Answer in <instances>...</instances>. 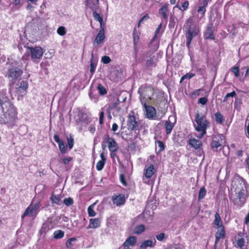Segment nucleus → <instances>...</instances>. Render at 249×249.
Wrapping results in <instances>:
<instances>
[{
	"mask_svg": "<svg viewBox=\"0 0 249 249\" xmlns=\"http://www.w3.org/2000/svg\"><path fill=\"white\" fill-rule=\"evenodd\" d=\"M104 117V113L103 111H101L100 113V115H99V124H103Z\"/></svg>",
	"mask_w": 249,
	"mask_h": 249,
	"instance_id": "680f3d73",
	"label": "nucleus"
},
{
	"mask_svg": "<svg viewBox=\"0 0 249 249\" xmlns=\"http://www.w3.org/2000/svg\"><path fill=\"white\" fill-rule=\"evenodd\" d=\"M156 144L157 145L159 149V152H160L164 149V144L160 141H156Z\"/></svg>",
	"mask_w": 249,
	"mask_h": 249,
	"instance_id": "de8ad7c7",
	"label": "nucleus"
},
{
	"mask_svg": "<svg viewBox=\"0 0 249 249\" xmlns=\"http://www.w3.org/2000/svg\"><path fill=\"white\" fill-rule=\"evenodd\" d=\"M120 179L123 184H124L125 186L126 185V183L125 181L124 177L123 175H122V174L120 175Z\"/></svg>",
	"mask_w": 249,
	"mask_h": 249,
	"instance_id": "0e129e2a",
	"label": "nucleus"
},
{
	"mask_svg": "<svg viewBox=\"0 0 249 249\" xmlns=\"http://www.w3.org/2000/svg\"><path fill=\"white\" fill-rule=\"evenodd\" d=\"M28 88V83L27 82L22 81L21 82L19 89L25 90Z\"/></svg>",
	"mask_w": 249,
	"mask_h": 249,
	"instance_id": "13d9d810",
	"label": "nucleus"
},
{
	"mask_svg": "<svg viewBox=\"0 0 249 249\" xmlns=\"http://www.w3.org/2000/svg\"><path fill=\"white\" fill-rule=\"evenodd\" d=\"M231 71L234 73L235 77L239 76V68L238 67H233L231 68Z\"/></svg>",
	"mask_w": 249,
	"mask_h": 249,
	"instance_id": "864d4df0",
	"label": "nucleus"
},
{
	"mask_svg": "<svg viewBox=\"0 0 249 249\" xmlns=\"http://www.w3.org/2000/svg\"><path fill=\"white\" fill-rule=\"evenodd\" d=\"M139 33L138 32L136 28H135L133 31V44H134V48L135 51V53L136 54L137 51V46L138 43L139 41Z\"/></svg>",
	"mask_w": 249,
	"mask_h": 249,
	"instance_id": "393cba45",
	"label": "nucleus"
},
{
	"mask_svg": "<svg viewBox=\"0 0 249 249\" xmlns=\"http://www.w3.org/2000/svg\"><path fill=\"white\" fill-rule=\"evenodd\" d=\"M145 64H146V66L148 68H152V67H155L156 64H155V63L154 62V61L153 60V57H151L150 56L149 59H147L146 60Z\"/></svg>",
	"mask_w": 249,
	"mask_h": 249,
	"instance_id": "79ce46f5",
	"label": "nucleus"
},
{
	"mask_svg": "<svg viewBox=\"0 0 249 249\" xmlns=\"http://www.w3.org/2000/svg\"><path fill=\"white\" fill-rule=\"evenodd\" d=\"M127 125L128 129L131 130H135L138 127V124L136 120V118L132 113V114H129L127 121Z\"/></svg>",
	"mask_w": 249,
	"mask_h": 249,
	"instance_id": "1a4fd4ad",
	"label": "nucleus"
},
{
	"mask_svg": "<svg viewBox=\"0 0 249 249\" xmlns=\"http://www.w3.org/2000/svg\"><path fill=\"white\" fill-rule=\"evenodd\" d=\"M169 4L167 3H164L159 10V14L162 17V18L165 20L167 21L169 10Z\"/></svg>",
	"mask_w": 249,
	"mask_h": 249,
	"instance_id": "2eb2a0df",
	"label": "nucleus"
},
{
	"mask_svg": "<svg viewBox=\"0 0 249 249\" xmlns=\"http://www.w3.org/2000/svg\"><path fill=\"white\" fill-rule=\"evenodd\" d=\"M161 26H162V24L160 23L158 27L156 29V30L155 31L154 36L151 40L152 42H154L157 38H158L159 37H160L161 36V32H160V29L161 28Z\"/></svg>",
	"mask_w": 249,
	"mask_h": 249,
	"instance_id": "72a5a7b5",
	"label": "nucleus"
},
{
	"mask_svg": "<svg viewBox=\"0 0 249 249\" xmlns=\"http://www.w3.org/2000/svg\"><path fill=\"white\" fill-rule=\"evenodd\" d=\"M118 125H117V124L114 123L112 124V130L114 132H115L118 130Z\"/></svg>",
	"mask_w": 249,
	"mask_h": 249,
	"instance_id": "774afa93",
	"label": "nucleus"
},
{
	"mask_svg": "<svg viewBox=\"0 0 249 249\" xmlns=\"http://www.w3.org/2000/svg\"><path fill=\"white\" fill-rule=\"evenodd\" d=\"M48 227H47V225L44 224L40 230V232L41 234L45 233L48 230Z\"/></svg>",
	"mask_w": 249,
	"mask_h": 249,
	"instance_id": "e2e57ef3",
	"label": "nucleus"
},
{
	"mask_svg": "<svg viewBox=\"0 0 249 249\" xmlns=\"http://www.w3.org/2000/svg\"><path fill=\"white\" fill-rule=\"evenodd\" d=\"M214 118L215 122L219 124H222L224 121L223 116L219 112L214 114Z\"/></svg>",
	"mask_w": 249,
	"mask_h": 249,
	"instance_id": "473e14b6",
	"label": "nucleus"
},
{
	"mask_svg": "<svg viewBox=\"0 0 249 249\" xmlns=\"http://www.w3.org/2000/svg\"><path fill=\"white\" fill-rule=\"evenodd\" d=\"M155 172L156 170L153 165H150L148 167L145 166L143 172L144 177H143V180L144 179V177L147 178H151Z\"/></svg>",
	"mask_w": 249,
	"mask_h": 249,
	"instance_id": "dca6fc26",
	"label": "nucleus"
},
{
	"mask_svg": "<svg viewBox=\"0 0 249 249\" xmlns=\"http://www.w3.org/2000/svg\"><path fill=\"white\" fill-rule=\"evenodd\" d=\"M153 89L150 86L142 85L138 90L142 104L147 103L151 100L153 95Z\"/></svg>",
	"mask_w": 249,
	"mask_h": 249,
	"instance_id": "39448f33",
	"label": "nucleus"
},
{
	"mask_svg": "<svg viewBox=\"0 0 249 249\" xmlns=\"http://www.w3.org/2000/svg\"><path fill=\"white\" fill-rule=\"evenodd\" d=\"M137 238L135 236H130L128 237L123 244V248L134 246L137 242Z\"/></svg>",
	"mask_w": 249,
	"mask_h": 249,
	"instance_id": "6ab92c4d",
	"label": "nucleus"
},
{
	"mask_svg": "<svg viewBox=\"0 0 249 249\" xmlns=\"http://www.w3.org/2000/svg\"><path fill=\"white\" fill-rule=\"evenodd\" d=\"M64 236V232L61 230H57L54 232L53 237L55 239H61Z\"/></svg>",
	"mask_w": 249,
	"mask_h": 249,
	"instance_id": "58836bf2",
	"label": "nucleus"
},
{
	"mask_svg": "<svg viewBox=\"0 0 249 249\" xmlns=\"http://www.w3.org/2000/svg\"><path fill=\"white\" fill-rule=\"evenodd\" d=\"M26 53L30 55L32 60L34 62H38L41 58L43 54V49L39 46L35 47H28Z\"/></svg>",
	"mask_w": 249,
	"mask_h": 249,
	"instance_id": "423d86ee",
	"label": "nucleus"
},
{
	"mask_svg": "<svg viewBox=\"0 0 249 249\" xmlns=\"http://www.w3.org/2000/svg\"><path fill=\"white\" fill-rule=\"evenodd\" d=\"M58 144L59 148L62 154H65L67 152V145L62 141Z\"/></svg>",
	"mask_w": 249,
	"mask_h": 249,
	"instance_id": "c03bdc74",
	"label": "nucleus"
},
{
	"mask_svg": "<svg viewBox=\"0 0 249 249\" xmlns=\"http://www.w3.org/2000/svg\"><path fill=\"white\" fill-rule=\"evenodd\" d=\"M68 144L70 149H72L73 145V139L71 137L68 138Z\"/></svg>",
	"mask_w": 249,
	"mask_h": 249,
	"instance_id": "4d7b16f0",
	"label": "nucleus"
},
{
	"mask_svg": "<svg viewBox=\"0 0 249 249\" xmlns=\"http://www.w3.org/2000/svg\"><path fill=\"white\" fill-rule=\"evenodd\" d=\"M208 102V99L206 97L200 98L198 100V103L202 105H205Z\"/></svg>",
	"mask_w": 249,
	"mask_h": 249,
	"instance_id": "5fc2aeb1",
	"label": "nucleus"
},
{
	"mask_svg": "<svg viewBox=\"0 0 249 249\" xmlns=\"http://www.w3.org/2000/svg\"><path fill=\"white\" fill-rule=\"evenodd\" d=\"M215 228L217 230L215 233V243L216 244L220 239L225 238V231L224 226H220Z\"/></svg>",
	"mask_w": 249,
	"mask_h": 249,
	"instance_id": "a211bd4d",
	"label": "nucleus"
},
{
	"mask_svg": "<svg viewBox=\"0 0 249 249\" xmlns=\"http://www.w3.org/2000/svg\"><path fill=\"white\" fill-rule=\"evenodd\" d=\"M57 33L61 36H63L66 34V29L64 26L59 27L56 31Z\"/></svg>",
	"mask_w": 249,
	"mask_h": 249,
	"instance_id": "37998d69",
	"label": "nucleus"
},
{
	"mask_svg": "<svg viewBox=\"0 0 249 249\" xmlns=\"http://www.w3.org/2000/svg\"><path fill=\"white\" fill-rule=\"evenodd\" d=\"M93 59H94L93 54L91 53V58L90 59V72L91 75H92L94 74V73L95 71L96 67H97V62L94 61L93 60Z\"/></svg>",
	"mask_w": 249,
	"mask_h": 249,
	"instance_id": "c756f323",
	"label": "nucleus"
},
{
	"mask_svg": "<svg viewBox=\"0 0 249 249\" xmlns=\"http://www.w3.org/2000/svg\"><path fill=\"white\" fill-rule=\"evenodd\" d=\"M97 89L99 93L102 95L106 94L107 92L106 89L100 84H98Z\"/></svg>",
	"mask_w": 249,
	"mask_h": 249,
	"instance_id": "a18cd8bd",
	"label": "nucleus"
},
{
	"mask_svg": "<svg viewBox=\"0 0 249 249\" xmlns=\"http://www.w3.org/2000/svg\"><path fill=\"white\" fill-rule=\"evenodd\" d=\"M156 243V241L155 239L153 240H145L141 244L140 248L146 249L148 247H154L155 246Z\"/></svg>",
	"mask_w": 249,
	"mask_h": 249,
	"instance_id": "b1692460",
	"label": "nucleus"
},
{
	"mask_svg": "<svg viewBox=\"0 0 249 249\" xmlns=\"http://www.w3.org/2000/svg\"><path fill=\"white\" fill-rule=\"evenodd\" d=\"M89 96L91 100L94 103H96L98 100V95L94 94L91 91L89 92Z\"/></svg>",
	"mask_w": 249,
	"mask_h": 249,
	"instance_id": "09e8293b",
	"label": "nucleus"
},
{
	"mask_svg": "<svg viewBox=\"0 0 249 249\" xmlns=\"http://www.w3.org/2000/svg\"><path fill=\"white\" fill-rule=\"evenodd\" d=\"M207 191L204 187H201L199 191L198 199L201 200L203 199L206 195Z\"/></svg>",
	"mask_w": 249,
	"mask_h": 249,
	"instance_id": "c9c22d12",
	"label": "nucleus"
},
{
	"mask_svg": "<svg viewBox=\"0 0 249 249\" xmlns=\"http://www.w3.org/2000/svg\"><path fill=\"white\" fill-rule=\"evenodd\" d=\"M224 142V136L222 135H219L217 137H215L211 143V146L214 150L217 149L218 148L222 146V143ZM221 149V148H220Z\"/></svg>",
	"mask_w": 249,
	"mask_h": 249,
	"instance_id": "f8f14e48",
	"label": "nucleus"
},
{
	"mask_svg": "<svg viewBox=\"0 0 249 249\" xmlns=\"http://www.w3.org/2000/svg\"><path fill=\"white\" fill-rule=\"evenodd\" d=\"M35 200H33L30 205L26 209L23 214L21 216V219L23 220L25 217H29L34 220L38 214L40 208L41 206L40 201H37L34 202Z\"/></svg>",
	"mask_w": 249,
	"mask_h": 249,
	"instance_id": "20e7f679",
	"label": "nucleus"
},
{
	"mask_svg": "<svg viewBox=\"0 0 249 249\" xmlns=\"http://www.w3.org/2000/svg\"><path fill=\"white\" fill-rule=\"evenodd\" d=\"M226 95H227V97H228V98H229V97H233L236 96V92L234 91H233L231 92L228 93L226 94Z\"/></svg>",
	"mask_w": 249,
	"mask_h": 249,
	"instance_id": "69168bd1",
	"label": "nucleus"
},
{
	"mask_svg": "<svg viewBox=\"0 0 249 249\" xmlns=\"http://www.w3.org/2000/svg\"><path fill=\"white\" fill-rule=\"evenodd\" d=\"M149 18V17L148 14H146L145 16H144L139 21V24H138V27H140L141 23L143 22L144 20H147Z\"/></svg>",
	"mask_w": 249,
	"mask_h": 249,
	"instance_id": "052dcab7",
	"label": "nucleus"
},
{
	"mask_svg": "<svg viewBox=\"0 0 249 249\" xmlns=\"http://www.w3.org/2000/svg\"><path fill=\"white\" fill-rule=\"evenodd\" d=\"M63 202L67 206H70L73 203V200L71 198L68 197L65 198Z\"/></svg>",
	"mask_w": 249,
	"mask_h": 249,
	"instance_id": "8fccbe9b",
	"label": "nucleus"
},
{
	"mask_svg": "<svg viewBox=\"0 0 249 249\" xmlns=\"http://www.w3.org/2000/svg\"><path fill=\"white\" fill-rule=\"evenodd\" d=\"M200 1H201V0H200ZM201 4L202 5L199 6L197 10L198 13L201 15L199 18V20H198L197 22H198L200 19L204 16L205 13L206 12V7L208 5V0H202V2Z\"/></svg>",
	"mask_w": 249,
	"mask_h": 249,
	"instance_id": "4be33fe9",
	"label": "nucleus"
},
{
	"mask_svg": "<svg viewBox=\"0 0 249 249\" xmlns=\"http://www.w3.org/2000/svg\"><path fill=\"white\" fill-rule=\"evenodd\" d=\"M204 36L205 39H214L211 25H208L206 31L204 33Z\"/></svg>",
	"mask_w": 249,
	"mask_h": 249,
	"instance_id": "a878e982",
	"label": "nucleus"
},
{
	"mask_svg": "<svg viewBox=\"0 0 249 249\" xmlns=\"http://www.w3.org/2000/svg\"><path fill=\"white\" fill-rule=\"evenodd\" d=\"M214 228H217L220 226H224L222 224V221L219 214L216 213L214 216V220L213 222Z\"/></svg>",
	"mask_w": 249,
	"mask_h": 249,
	"instance_id": "cd10ccee",
	"label": "nucleus"
},
{
	"mask_svg": "<svg viewBox=\"0 0 249 249\" xmlns=\"http://www.w3.org/2000/svg\"><path fill=\"white\" fill-rule=\"evenodd\" d=\"M111 199L113 204L117 206L124 205L125 201L124 195L122 194L114 195L112 196Z\"/></svg>",
	"mask_w": 249,
	"mask_h": 249,
	"instance_id": "4468645a",
	"label": "nucleus"
},
{
	"mask_svg": "<svg viewBox=\"0 0 249 249\" xmlns=\"http://www.w3.org/2000/svg\"><path fill=\"white\" fill-rule=\"evenodd\" d=\"M93 16L94 19L95 20H96L97 21H98L100 22L101 27H102V23H103V18H102V17L100 16V14L97 13L95 11V10H93Z\"/></svg>",
	"mask_w": 249,
	"mask_h": 249,
	"instance_id": "a19ab883",
	"label": "nucleus"
},
{
	"mask_svg": "<svg viewBox=\"0 0 249 249\" xmlns=\"http://www.w3.org/2000/svg\"><path fill=\"white\" fill-rule=\"evenodd\" d=\"M7 98L6 96V95H0V109L2 108V106L5 103H6Z\"/></svg>",
	"mask_w": 249,
	"mask_h": 249,
	"instance_id": "3c124183",
	"label": "nucleus"
},
{
	"mask_svg": "<svg viewBox=\"0 0 249 249\" xmlns=\"http://www.w3.org/2000/svg\"><path fill=\"white\" fill-rule=\"evenodd\" d=\"M235 246L237 248L244 249L245 241L242 235L238 234L235 237Z\"/></svg>",
	"mask_w": 249,
	"mask_h": 249,
	"instance_id": "aec40b11",
	"label": "nucleus"
},
{
	"mask_svg": "<svg viewBox=\"0 0 249 249\" xmlns=\"http://www.w3.org/2000/svg\"><path fill=\"white\" fill-rule=\"evenodd\" d=\"M110 79L113 81H117L119 79L118 71L116 70L112 71L110 74Z\"/></svg>",
	"mask_w": 249,
	"mask_h": 249,
	"instance_id": "f704fd0d",
	"label": "nucleus"
},
{
	"mask_svg": "<svg viewBox=\"0 0 249 249\" xmlns=\"http://www.w3.org/2000/svg\"><path fill=\"white\" fill-rule=\"evenodd\" d=\"M22 74V71L18 68H12L9 70L7 74L8 77L12 80H16Z\"/></svg>",
	"mask_w": 249,
	"mask_h": 249,
	"instance_id": "ddd939ff",
	"label": "nucleus"
},
{
	"mask_svg": "<svg viewBox=\"0 0 249 249\" xmlns=\"http://www.w3.org/2000/svg\"><path fill=\"white\" fill-rule=\"evenodd\" d=\"M101 223V220L99 218H91L89 219V224L88 227V228H98L100 226Z\"/></svg>",
	"mask_w": 249,
	"mask_h": 249,
	"instance_id": "412c9836",
	"label": "nucleus"
},
{
	"mask_svg": "<svg viewBox=\"0 0 249 249\" xmlns=\"http://www.w3.org/2000/svg\"><path fill=\"white\" fill-rule=\"evenodd\" d=\"M200 139L191 137L189 138L188 142L189 145L195 150L194 152L196 155L200 157L203 154V151L202 150V142Z\"/></svg>",
	"mask_w": 249,
	"mask_h": 249,
	"instance_id": "0eeeda50",
	"label": "nucleus"
},
{
	"mask_svg": "<svg viewBox=\"0 0 249 249\" xmlns=\"http://www.w3.org/2000/svg\"><path fill=\"white\" fill-rule=\"evenodd\" d=\"M76 239L75 238H71L66 242V246L69 249H74L75 246Z\"/></svg>",
	"mask_w": 249,
	"mask_h": 249,
	"instance_id": "2f4dec72",
	"label": "nucleus"
},
{
	"mask_svg": "<svg viewBox=\"0 0 249 249\" xmlns=\"http://www.w3.org/2000/svg\"><path fill=\"white\" fill-rule=\"evenodd\" d=\"M111 61L110 58L107 55L103 56L101 58V62L105 64L109 63Z\"/></svg>",
	"mask_w": 249,
	"mask_h": 249,
	"instance_id": "603ef678",
	"label": "nucleus"
},
{
	"mask_svg": "<svg viewBox=\"0 0 249 249\" xmlns=\"http://www.w3.org/2000/svg\"><path fill=\"white\" fill-rule=\"evenodd\" d=\"M95 204L90 205L88 208V213L89 216L93 217L96 215V212L94 210Z\"/></svg>",
	"mask_w": 249,
	"mask_h": 249,
	"instance_id": "4c0bfd02",
	"label": "nucleus"
},
{
	"mask_svg": "<svg viewBox=\"0 0 249 249\" xmlns=\"http://www.w3.org/2000/svg\"><path fill=\"white\" fill-rule=\"evenodd\" d=\"M105 39V31L104 28L101 27L99 30L94 41L93 42L94 45H99L103 43Z\"/></svg>",
	"mask_w": 249,
	"mask_h": 249,
	"instance_id": "f3484780",
	"label": "nucleus"
},
{
	"mask_svg": "<svg viewBox=\"0 0 249 249\" xmlns=\"http://www.w3.org/2000/svg\"><path fill=\"white\" fill-rule=\"evenodd\" d=\"M145 230V227L143 224L136 225L133 231V233L136 234H140L142 233Z\"/></svg>",
	"mask_w": 249,
	"mask_h": 249,
	"instance_id": "c85d7f7f",
	"label": "nucleus"
},
{
	"mask_svg": "<svg viewBox=\"0 0 249 249\" xmlns=\"http://www.w3.org/2000/svg\"><path fill=\"white\" fill-rule=\"evenodd\" d=\"M166 238V237L164 233H160L156 236L157 239L160 241H163Z\"/></svg>",
	"mask_w": 249,
	"mask_h": 249,
	"instance_id": "6e6d98bb",
	"label": "nucleus"
},
{
	"mask_svg": "<svg viewBox=\"0 0 249 249\" xmlns=\"http://www.w3.org/2000/svg\"><path fill=\"white\" fill-rule=\"evenodd\" d=\"M53 139L55 141V142L57 143V144H59L60 142H62V141H61L60 139H59V136L57 135H54V136H53Z\"/></svg>",
	"mask_w": 249,
	"mask_h": 249,
	"instance_id": "338daca9",
	"label": "nucleus"
},
{
	"mask_svg": "<svg viewBox=\"0 0 249 249\" xmlns=\"http://www.w3.org/2000/svg\"><path fill=\"white\" fill-rule=\"evenodd\" d=\"M186 31V37L187 39L186 46L189 48L193 38L196 36L199 32V28L194 23L193 19L189 18L185 22L184 26Z\"/></svg>",
	"mask_w": 249,
	"mask_h": 249,
	"instance_id": "f03ea898",
	"label": "nucleus"
},
{
	"mask_svg": "<svg viewBox=\"0 0 249 249\" xmlns=\"http://www.w3.org/2000/svg\"><path fill=\"white\" fill-rule=\"evenodd\" d=\"M72 160V158L70 157H66L63 159V162L65 164H67Z\"/></svg>",
	"mask_w": 249,
	"mask_h": 249,
	"instance_id": "bf43d9fd",
	"label": "nucleus"
},
{
	"mask_svg": "<svg viewBox=\"0 0 249 249\" xmlns=\"http://www.w3.org/2000/svg\"><path fill=\"white\" fill-rule=\"evenodd\" d=\"M189 7V2L188 1H185L182 3L181 6H179L178 5H176L175 7H174V9L176 7L178 8L180 10L182 11H185L188 9Z\"/></svg>",
	"mask_w": 249,
	"mask_h": 249,
	"instance_id": "ea45409f",
	"label": "nucleus"
},
{
	"mask_svg": "<svg viewBox=\"0 0 249 249\" xmlns=\"http://www.w3.org/2000/svg\"><path fill=\"white\" fill-rule=\"evenodd\" d=\"M105 161H103L100 160L96 164V169L98 171H101L103 169L104 165H105Z\"/></svg>",
	"mask_w": 249,
	"mask_h": 249,
	"instance_id": "49530a36",
	"label": "nucleus"
},
{
	"mask_svg": "<svg viewBox=\"0 0 249 249\" xmlns=\"http://www.w3.org/2000/svg\"><path fill=\"white\" fill-rule=\"evenodd\" d=\"M110 111L112 112L114 116L118 115L120 108L118 107V104L115 103L109 107Z\"/></svg>",
	"mask_w": 249,
	"mask_h": 249,
	"instance_id": "7c9ffc66",
	"label": "nucleus"
},
{
	"mask_svg": "<svg viewBox=\"0 0 249 249\" xmlns=\"http://www.w3.org/2000/svg\"><path fill=\"white\" fill-rule=\"evenodd\" d=\"M62 196L61 195H55L52 194L51 197V200L53 203L60 205L61 203Z\"/></svg>",
	"mask_w": 249,
	"mask_h": 249,
	"instance_id": "bb28decb",
	"label": "nucleus"
},
{
	"mask_svg": "<svg viewBox=\"0 0 249 249\" xmlns=\"http://www.w3.org/2000/svg\"><path fill=\"white\" fill-rule=\"evenodd\" d=\"M195 122L196 125H195V129L200 133L196 135V137L201 139L203 136L206 133V129L209 125V122L207 120L206 117L202 115L197 113L196 115Z\"/></svg>",
	"mask_w": 249,
	"mask_h": 249,
	"instance_id": "7ed1b4c3",
	"label": "nucleus"
},
{
	"mask_svg": "<svg viewBox=\"0 0 249 249\" xmlns=\"http://www.w3.org/2000/svg\"><path fill=\"white\" fill-rule=\"evenodd\" d=\"M0 124H4L9 128L17 125L18 120V112L16 107L10 102L5 103L0 109Z\"/></svg>",
	"mask_w": 249,
	"mask_h": 249,
	"instance_id": "f257e3e1",
	"label": "nucleus"
},
{
	"mask_svg": "<svg viewBox=\"0 0 249 249\" xmlns=\"http://www.w3.org/2000/svg\"><path fill=\"white\" fill-rule=\"evenodd\" d=\"M107 143V146L109 151H117L118 150L119 146L117 142L113 138L109 137L108 136H106L105 138Z\"/></svg>",
	"mask_w": 249,
	"mask_h": 249,
	"instance_id": "9b49d317",
	"label": "nucleus"
},
{
	"mask_svg": "<svg viewBox=\"0 0 249 249\" xmlns=\"http://www.w3.org/2000/svg\"><path fill=\"white\" fill-rule=\"evenodd\" d=\"M176 123V117L175 116H170L168 119L166 121L164 125L166 134L167 135H169L171 133Z\"/></svg>",
	"mask_w": 249,
	"mask_h": 249,
	"instance_id": "6e6552de",
	"label": "nucleus"
},
{
	"mask_svg": "<svg viewBox=\"0 0 249 249\" xmlns=\"http://www.w3.org/2000/svg\"><path fill=\"white\" fill-rule=\"evenodd\" d=\"M195 75V74L193 73L192 72L190 71L188 73H187L185 75H184L180 79V83H181L183 82V81L185 79H190L193 77H194Z\"/></svg>",
	"mask_w": 249,
	"mask_h": 249,
	"instance_id": "e433bc0d",
	"label": "nucleus"
},
{
	"mask_svg": "<svg viewBox=\"0 0 249 249\" xmlns=\"http://www.w3.org/2000/svg\"><path fill=\"white\" fill-rule=\"evenodd\" d=\"M146 104H142L146 112V117L149 119H153L156 117V110L154 107L147 105Z\"/></svg>",
	"mask_w": 249,
	"mask_h": 249,
	"instance_id": "9d476101",
	"label": "nucleus"
},
{
	"mask_svg": "<svg viewBox=\"0 0 249 249\" xmlns=\"http://www.w3.org/2000/svg\"><path fill=\"white\" fill-rule=\"evenodd\" d=\"M87 8L91 9L92 10H96L99 4V0H85Z\"/></svg>",
	"mask_w": 249,
	"mask_h": 249,
	"instance_id": "5701e85b",
	"label": "nucleus"
}]
</instances>
